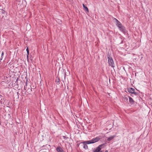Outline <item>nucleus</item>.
<instances>
[{
    "label": "nucleus",
    "mask_w": 152,
    "mask_h": 152,
    "mask_svg": "<svg viewBox=\"0 0 152 152\" xmlns=\"http://www.w3.org/2000/svg\"><path fill=\"white\" fill-rule=\"evenodd\" d=\"M83 148L85 149H88V146L86 143H83Z\"/></svg>",
    "instance_id": "obj_14"
},
{
    "label": "nucleus",
    "mask_w": 152,
    "mask_h": 152,
    "mask_svg": "<svg viewBox=\"0 0 152 152\" xmlns=\"http://www.w3.org/2000/svg\"><path fill=\"white\" fill-rule=\"evenodd\" d=\"M26 51H27V57L28 58V55H29V50H28V47H27V48H26Z\"/></svg>",
    "instance_id": "obj_18"
},
{
    "label": "nucleus",
    "mask_w": 152,
    "mask_h": 152,
    "mask_svg": "<svg viewBox=\"0 0 152 152\" xmlns=\"http://www.w3.org/2000/svg\"><path fill=\"white\" fill-rule=\"evenodd\" d=\"M83 8L85 9V10L87 12H89L88 10V8L85 6L84 4H83Z\"/></svg>",
    "instance_id": "obj_15"
},
{
    "label": "nucleus",
    "mask_w": 152,
    "mask_h": 152,
    "mask_svg": "<svg viewBox=\"0 0 152 152\" xmlns=\"http://www.w3.org/2000/svg\"><path fill=\"white\" fill-rule=\"evenodd\" d=\"M100 138L98 137L92 139L91 140L92 144L97 142L99 141Z\"/></svg>",
    "instance_id": "obj_4"
},
{
    "label": "nucleus",
    "mask_w": 152,
    "mask_h": 152,
    "mask_svg": "<svg viewBox=\"0 0 152 152\" xmlns=\"http://www.w3.org/2000/svg\"><path fill=\"white\" fill-rule=\"evenodd\" d=\"M128 97H126L125 96L123 98L124 99L126 100V102H128Z\"/></svg>",
    "instance_id": "obj_17"
},
{
    "label": "nucleus",
    "mask_w": 152,
    "mask_h": 152,
    "mask_svg": "<svg viewBox=\"0 0 152 152\" xmlns=\"http://www.w3.org/2000/svg\"><path fill=\"white\" fill-rule=\"evenodd\" d=\"M108 56V55H107V56ZM108 63L112 67H114V64L112 58L110 56H108Z\"/></svg>",
    "instance_id": "obj_1"
},
{
    "label": "nucleus",
    "mask_w": 152,
    "mask_h": 152,
    "mask_svg": "<svg viewBox=\"0 0 152 152\" xmlns=\"http://www.w3.org/2000/svg\"><path fill=\"white\" fill-rule=\"evenodd\" d=\"M83 143H86L87 144H92L91 140L85 141L83 142Z\"/></svg>",
    "instance_id": "obj_12"
},
{
    "label": "nucleus",
    "mask_w": 152,
    "mask_h": 152,
    "mask_svg": "<svg viewBox=\"0 0 152 152\" xmlns=\"http://www.w3.org/2000/svg\"><path fill=\"white\" fill-rule=\"evenodd\" d=\"M101 148L98 146L96 149L94 150V152H102V151H101Z\"/></svg>",
    "instance_id": "obj_6"
},
{
    "label": "nucleus",
    "mask_w": 152,
    "mask_h": 152,
    "mask_svg": "<svg viewBox=\"0 0 152 152\" xmlns=\"http://www.w3.org/2000/svg\"><path fill=\"white\" fill-rule=\"evenodd\" d=\"M116 137L115 135H114L113 136H110V137H108L107 139V140L108 141H110L112 140L114 137Z\"/></svg>",
    "instance_id": "obj_9"
},
{
    "label": "nucleus",
    "mask_w": 152,
    "mask_h": 152,
    "mask_svg": "<svg viewBox=\"0 0 152 152\" xmlns=\"http://www.w3.org/2000/svg\"><path fill=\"white\" fill-rule=\"evenodd\" d=\"M18 80V78H17V79L16 80L15 82L16 83L17 82Z\"/></svg>",
    "instance_id": "obj_20"
},
{
    "label": "nucleus",
    "mask_w": 152,
    "mask_h": 152,
    "mask_svg": "<svg viewBox=\"0 0 152 152\" xmlns=\"http://www.w3.org/2000/svg\"><path fill=\"white\" fill-rule=\"evenodd\" d=\"M0 12H1V14L2 13L3 14L2 16L3 17L4 15H5V11L3 9H1Z\"/></svg>",
    "instance_id": "obj_13"
},
{
    "label": "nucleus",
    "mask_w": 152,
    "mask_h": 152,
    "mask_svg": "<svg viewBox=\"0 0 152 152\" xmlns=\"http://www.w3.org/2000/svg\"><path fill=\"white\" fill-rule=\"evenodd\" d=\"M82 143H83V142H81V143H79V144L78 145H77L78 146V147L79 146V144H80Z\"/></svg>",
    "instance_id": "obj_21"
},
{
    "label": "nucleus",
    "mask_w": 152,
    "mask_h": 152,
    "mask_svg": "<svg viewBox=\"0 0 152 152\" xmlns=\"http://www.w3.org/2000/svg\"><path fill=\"white\" fill-rule=\"evenodd\" d=\"M115 19L116 20V25L118 27H119V26L122 25L121 24L119 21H118L117 19L115 18Z\"/></svg>",
    "instance_id": "obj_10"
},
{
    "label": "nucleus",
    "mask_w": 152,
    "mask_h": 152,
    "mask_svg": "<svg viewBox=\"0 0 152 152\" xmlns=\"http://www.w3.org/2000/svg\"><path fill=\"white\" fill-rule=\"evenodd\" d=\"M119 28V29L122 32H125L126 31V29L124 27L122 26V25L121 26H120L118 27Z\"/></svg>",
    "instance_id": "obj_5"
},
{
    "label": "nucleus",
    "mask_w": 152,
    "mask_h": 152,
    "mask_svg": "<svg viewBox=\"0 0 152 152\" xmlns=\"http://www.w3.org/2000/svg\"><path fill=\"white\" fill-rule=\"evenodd\" d=\"M105 152H108V151L107 150H106Z\"/></svg>",
    "instance_id": "obj_22"
},
{
    "label": "nucleus",
    "mask_w": 152,
    "mask_h": 152,
    "mask_svg": "<svg viewBox=\"0 0 152 152\" xmlns=\"http://www.w3.org/2000/svg\"><path fill=\"white\" fill-rule=\"evenodd\" d=\"M56 150L58 152H64V151L62 149L60 146L57 147L56 148Z\"/></svg>",
    "instance_id": "obj_8"
},
{
    "label": "nucleus",
    "mask_w": 152,
    "mask_h": 152,
    "mask_svg": "<svg viewBox=\"0 0 152 152\" xmlns=\"http://www.w3.org/2000/svg\"><path fill=\"white\" fill-rule=\"evenodd\" d=\"M105 144H103L101 145H100L99 146L101 148V149L102 148H104L105 146Z\"/></svg>",
    "instance_id": "obj_16"
},
{
    "label": "nucleus",
    "mask_w": 152,
    "mask_h": 152,
    "mask_svg": "<svg viewBox=\"0 0 152 152\" xmlns=\"http://www.w3.org/2000/svg\"><path fill=\"white\" fill-rule=\"evenodd\" d=\"M128 98H129V101L130 104H134V101L133 100L132 98L131 97L128 96Z\"/></svg>",
    "instance_id": "obj_7"
},
{
    "label": "nucleus",
    "mask_w": 152,
    "mask_h": 152,
    "mask_svg": "<svg viewBox=\"0 0 152 152\" xmlns=\"http://www.w3.org/2000/svg\"><path fill=\"white\" fill-rule=\"evenodd\" d=\"M55 82L57 84H59L60 82L59 78L58 77H56V78Z\"/></svg>",
    "instance_id": "obj_11"
},
{
    "label": "nucleus",
    "mask_w": 152,
    "mask_h": 152,
    "mask_svg": "<svg viewBox=\"0 0 152 152\" xmlns=\"http://www.w3.org/2000/svg\"><path fill=\"white\" fill-rule=\"evenodd\" d=\"M4 52H2V53H1V58L0 59L1 60L2 59V58H3V56L4 55Z\"/></svg>",
    "instance_id": "obj_19"
},
{
    "label": "nucleus",
    "mask_w": 152,
    "mask_h": 152,
    "mask_svg": "<svg viewBox=\"0 0 152 152\" xmlns=\"http://www.w3.org/2000/svg\"><path fill=\"white\" fill-rule=\"evenodd\" d=\"M128 91L130 93L134 94L136 96L138 95V93L135 92V89L133 88H129L128 89Z\"/></svg>",
    "instance_id": "obj_3"
},
{
    "label": "nucleus",
    "mask_w": 152,
    "mask_h": 152,
    "mask_svg": "<svg viewBox=\"0 0 152 152\" xmlns=\"http://www.w3.org/2000/svg\"><path fill=\"white\" fill-rule=\"evenodd\" d=\"M31 87L30 86H28L27 83L26 82L25 86H24V89L28 93H30L32 91L31 88L30 89V88Z\"/></svg>",
    "instance_id": "obj_2"
}]
</instances>
